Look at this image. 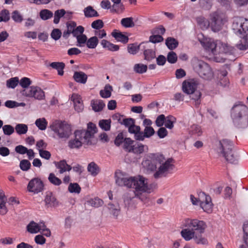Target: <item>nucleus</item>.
<instances>
[{
  "label": "nucleus",
  "mask_w": 248,
  "mask_h": 248,
  "mask_svg": "<svg viewBox=\"0 0 248 248\" xmlns=\"http://www.w3.org/2000/svg\"><path fill=\"white\" fill-rule=\"evenodd\" d=\"M143 167L154 171V177L157 179L166 177L172 174L175 168L174 160L171 158L165 159L160 153H150L145 156L142 162Z\"/></svg>",
  "instance_id": "obj_1"
},
{
  "label": "nucleus",
  "mask_w": 248,
  "mask_h": 248,
  "mask_svg": "<svg viewBox=\"0 0 248 248\" xmlns=\"http://www.w3.org/2000/svg\"><path fill=\"white\" fill-rule=\"evenodd\" d=\"M182 225L185 228L181 231V234L186 241L193 239L198 244H207V239L201 235L206 227L205 222L197 219L187 218L183 221Z\"/></svg>",
  "instance_id": "obj_2"
},
{
  "label": "nucleus",
  "mask_w": 248,
  "mask_h": 248,
  "mask_svg": "<svg viewBox=\"0 0 248 248\" xmlns=\"http://www.w3.org/2000/svg\"><path fill=\"white\" fill-rule=\"evenodd\" d=\"M116 184L121 186H124L134 189L133 193L147 192L150 193L153 191V185H149L148 179L142 175L128 176L120 170L115 174Z\"/></svg>",
  "instance_id": "obj_3"
},
{
  "label": "nucleus",
  "mask_w": 248,
  "mask_h": 248,
  "mask_svg": "<svg viewBox=\"0 0 248 248\" xmlns=\"http://www.w3.org/2000/svg\"><path fill=\"white\" fill-rule=\"evenodd\" d=\"M197 38L204 48L213 55L220 53L231 54L234 53V48L220 41H215L213 39L205 37L202 33H199Z\"/></svg>",
  "instance_id": "obj_4"
},
{
  "label": "nucleus",
  "mask_w": 248,
  "mask_h": 248,
  "mask_svg": "<svg viewBox=\"0 0 248 248\" xmlns=\"http://www.w3.org/2000/svg\"><path fill=\"white\" fill-rule=\"evenodd\" d=\"M211 23L204 17L199 16L196 21L200 27L203 29H207L210 25L212 31L215 32L220 31L223 25L227 22V19L223 14L215 12L210 14Z\"/></svg>",
  "instance_id": "obj_5"
},
{
  "label": "nucleus",
  "mask_w": 248,
  "mask_h": 248,
  "mask_svg": "<svg viewBox=\"0 0 248 248\" xmlns=\"http://www.w3.org/2000/svg\"><path fill=\"white\" fill-rule=\"evenodd\" d=\"M231 117L236 127L239 128L247 127L248 108L241 103L236 104L232 108Z\"/></svg>",
  "instance_id": "obj_6"
},
{
  "label": "nucleus",
  "mask_w": 248,
  "mask_h": 248,
  "mask_svg": "<svg viewBox=\"0 0 248 248\" xmlns=\"http://www.w3.org/2000/svg\"><path fill=\"white\" fill-rule=\"evenodd\" d=\"M191 64L194 71L202 79L211 80L214 78L213 69L207 62L197 58H193Z\"/></svg>",
  "instance_id": "obj_7"
},
{
  "label": "nucleus",
  "mask_w": 248,
  "mask_h": 248,
  "mask_svg": "<svg viewBox=\"0 0 248 248\" xmlns=\"http://www.w3.org/2000/svg\"><path fill=\"white\" fill-rule=\"evenodd\" d=\"M49 128L54 133V138L66 140L72 133L71 125L65 121L54 120L50 124Z\"/></svg>",
  "instance_id": "obj_8"
},
{
  "label": "nucleus",
  "mask_w": 248,
  "mask_h": 248,
  "mask_svg": "<svg viewBox=\"0 0 248 248\" xmlns=\"http://www.w3.org/2000/svg\"><path fill=\"white\" fill-rule=\"evenodd\" d=\"M233 148L232 142L229 140L224 139L218 141L217 151L229 162L235 163L237 158Z\"/></svg>",
  "instance_id": "obj_9"
},
{
  "label": "nucleus",
  "mask_w": 248,
  "mask_h": 248,
  "mask_svg": "<svg viewBox=\"0 0 248 248\" xmlns=\"http://www.w3.org/2000/svg\"><path fill=\"white\" fill-rule=\"evenodd\" d=\"M190 201L193 205H197L200 204L201 207L203 211L207 213H210L213 210V203L211 198L209 195H207L204 192H202L199 195L198 199L193 195L190 196Z\"/></svg>",
  "instance_id": "obj_10"
},
{
  "label": "nucleus",
  "mask_w": 248,
  "mask_h": 248,
  "mask_svg": "<svg viewBox=\"0 0 248 248\" xmlns=\"http://www.w3.org/2000/svg\"><path fill=\"white\" fill-rule=\"evenodd\" d=\"M233 32L238 36L248 35V19L242 17L234 18L232 24Z\"/></svg>",
  "instance_id": "obj_11"
},
{
  "label": "nucleus",
  "mask_w": 248,
  "mask_h": 248,
  "mask_svg": "<svg viewBox=\"0 0 248 248\" xmlns=\"http://www.w3.org/2000/svg\"><path fill=\"white\" fill-rule=\"evenodd\" d=\"M22 94L26 97L41 101L45 99V93L39 87L31 86L22 91Z\"/></svg>",
  "instance_id": "obj_12"
},
{
  "label": "nucleus",
  "mask_w": 248,
  "mask_h": 248,
  "mask_svg": "<svg viewBox=\"0 0 248 248\" xmlns=\"http://www.w3.org/2000/svg\"><path fill=\"white\" fill-rule=\"evenodd\" d=\"M75 139L71 140L68 142V146L70 148H78L83 143L88 144L89 141H86L83 137L82 134L79 130H76L75 133Z\"/></svg>",
  "instance_id": "obj_13"
},
{
  "label": "nucleus",
  "mask_w": 248,
  "mask_h": 248,
  "mask_svg": "<svg viewBox=\"0 0 248 248\" xmlns=\"http://www.w3.org/2000/svg\"><path fill=\"white\" fill-rule=\"evenodd\" d=\"M199 81L196 79H189L183 81L182 83L183 91L187 94H193L197 88Z\"/></svg>",
  "instance_id": "obj_14"
},
{
  "label": "nucleus",
  "mask_w": 248,
  "mask_h": 248,
  "mask_svg": "<svg viewBox=\"0 0 248 248\" xmlns=\"http://www.w3.org/2000/svg\"><path fill=\"white\" fill-rule=\"evenodd\" d=\"M44 187L42 181L38 178L31 179L29 183L27 188L29 191L37 194L41 192Z\"/></svg>",
  "instance_id": "obj_15"
},
{
  "label": "nucleus",
  "mask_w": 248,
  "mask_h": 248,
  "mask_svg": "<svg viewBox=\"0 0 248 248\" xmlns=\"http://www.w3.org/2000/svg\"><path fill=\"white\" fill-rule=\"evenodd\" d=\"M141 50L143 51L145 60L150 61L155 57V48H151L149 42L143 43Z\"/></svg>",
  "instance_id": "obj_16"
},
{
  "label": "nucleus",
  "mask_w": 248,
  "mask_h": 248,
  "mask_svg": "<svg viewBox=\"0 0 248 248\" xmlns=\"http://www.w3.org/2000/svg\"><path fill=\"white\" fill-rule=\"evenodd\" d=\"M133 192L129 191L125 193L123 196L124 205L128 209L134 208L135 207L134 199L136 197L133 195Z\"/></svg>",
  "instance_id": "obj_17"
},
{
  "label": "nucleus",
  "mask_w": 248,
  "mask_h": 248,
  "mask_svg": "<svg viewBox=\"0 0 248 248\" xmlns=\"http://www.w3.org/2000/svg\"><path fill=\"white\" fill-rule=\"evenodd\" d=\"M96 127L94 124L90 123L88 124L87 130H80L82 134L83 137L86 141H90V139L96 133Z\"/></svg>",
  "instance_id": "obj_18"
},
{
  "label": "nucleus",
  "mask_w": 248,
  "mask_h": 248,
  "mask_svg": "<svg viewBox=\"0 0 248 248\" xmlns=\"http://www.w3.org/2000/svg\"><path fill=\"white\" fill-rule=\"evenodd\" d=\"M44 202L46 208H54L58 206L59 202L51 192L47 193Z\"/></svg>",
  "instance_id": "obj_19"
},
{
  "label": "nucleus",
  "mask_w": 248,
  "mask_h": 248,
  "mask_svg": "<svg viewBox=\"0 0 248 248\" xmlns=\"http://www.w3.org/2000/svg\"><path fill=\"white\" fill-rule=\"evenodd\" d=\"M188 133L191 137L197 138L202 135L203 130L201 125L193 124L188 128Z\"/></svg>",
  "instance_id": "obj_20"
},
{
  "label": "nucleus",
  "mask_w": 248,
  "mask_h": 248,
  "mask_svg": "<svg viewBox=\"0 0 248 248\" xmlns=\"http://www.w3.org/2000/svg\"><path fill=\"white\" fill-rule=\"evenodd\" d=\"M148 150V146L143 145L140 143L135 142L131 151V153L137 155L142 154L144 152H147Z\"/></svg>",
  "instance_id": "obj_21"
},
{
  "label": "nucleus",
  "mask_w": 248,
  "mask_h": 248,
  "mask_svg": "<svg viewBox=\"0 0 248 248\" xmlns=\"http://www.w3.org/2000/svg\"><path fill=\"white\" fill-rule=\"evenodd\" d=\"M155 134V130L152 127H145L143 132L139 134L138 140H143L145 138H150Z\"/></svg>",
  "instance_id": "obj_22"
},
{
  "label": "nucleus",
  "mask_w": 248,
  "mask_h": 248,
  "mask_svg": "<svg viewBox=\"0 0 248 248\" xmlns=\"http://www.w3.org/2000/svg\"><path fill=\"white\" fill-rule=\"evenodd\" d=\"M56 167L59 170L60 173L62 174L66 171H70L72 167L68 165L65 160L55 163Z\"/></svg>",
  "instance_id": "obj_23"
},
{
  "label": "nucleus",
  "mask_w": 248,
  "mask_h": 248,
  "mask_svg": "<svg viewBox=\"0 0 248 248\" xmlns=\"http://www.w3.org/2000/svg\"><path fill=\"white\" fill-rule=\"evenodd\" d=\"M74 80L79 83L85 84L87 80V76L83 72H75L73 75Z\"/></svg>",
  "instance_id": "obj_24"
},
{
  "label": "nucleus",
  "mask_w": 248,
  "mask_h": 248,
  "mask_svg": "<svg viewBox=\"0 0 248 248\" xmlns=\"http://www.w3.org/2000/svg\"><path fill=\"white\" fill-rule=\"evenodd\" d=\"M7 198L3 192H0V214L4 215L8 211L6 207Z\"/></svg>",
  "instance_id": "obj_25"
},
{
  "label": "nucleus",
  "mask_w": 248,
  "mask_h": 248,
  "mask_svg": "<svg viewBox=\"0 0 248 248\" xmlns=\"http://www.w3.org/2000/svg\"><path fill=\"white\" fill-rule=\"evenodd\" d=\"M242 37L239 43L236 45V47L241 50H245L248 49V35L240 36Z\"/></svg>",
  "instance_id": "obj_26"
},
{
  "label": "nucleus",
  "mask_w": 248,
  "mask_h": 248,
  "mask_svg": "<svg viewBox=\"0 0 248 248\" xmlns=\"http://www.w3.org/2000/svg\"><path fill=\"white\" fill-rule=\"evenodd\" d=\"M87 170L93 176H96L100 170L99 166L94 162H92L88 164Z\"/></svg>",
  "instance_id": "obj_27"
},
{
  "label": "nucleus",
  "mask_w": 248,
  "mask_h": 248,
  "mask_svg": "<svg viewBox=\"0 0 248 248\" xmlns=\"http://www.w3.org/2000/svg\"><path fill=\"white\" fill-rule=\"evenodd\" d=\"M84 16L86 17L90 18L93 17H98L99 14L91 6H88L83 10Z\"/></svg>",
  "instance_id": "obj_28"
},
{
  "label": "nucleus",
  "mask_w": 248,
  "mask_h": 248,
  "mask_svg": "<svg viewBox=\"0 0 248 248\" xmlns=\"http://www.w3.org/2000/svg\"><path fill=\"white\" fill-rule=\"evenodd\" d=\"M49 66L53 69H56L58 71L59 75L62 76L63 75V69L65 64L62 62H53L49 64Z\"/></svg>",
  "instance_id": "obj_29"
},
{
  "label": "nucleus",
  "mask_w": 248,
  "mask_h": 248,
  "mask_svg": "<svg viewBox=\"0 0 248 248\" xmlns=\"http://www.w3.org/2000/svg\"><path fill=\"white\" fill-rule=\"evenodd\" d=\"M91 106L94 111L99 112L103 109L105 106V104L101 100H95L92 101Z\"/></svg>",
  "instance_id": "obj_30"
},
{
  "label": "nucleus",
  "mask_w": 248,
  "mask_h": 248,
  "mask_svg": "<svg viewBox=\"0 0 248 248\" xmlns=\"http://www.w3.org/2000/svg\"><path fill=\"white\" fill-rule=\"evenodd\" d=\"M111 35L118 41L123 43H126L128 41V37L121 32H117L116 31H114L112 32Z\"/></svg>",
  "instance_id": "obj_31"
},
{
  "label": "nucleus",
  "mask_w": 248,
  "mask_h": 248,
  "mask_svg": "<svg viewBox=\"0 0 248 248\" xmlns=\"http://www.w3.org/2000/svg\"><path fill=\"white\" fill-rule=\"evenodd\" d=\"M135 142L129 138L124 139L123 147L124 150L128 152H131Z\"/></svg>",
  "instance_id": "obj_32"
},
{
  "label": "nucleus",
  "mask_w": 248,
  "mask_h": 248,
  "mask_svg": "<svg viewBox=\"0 0 248 248\" xmlns=\"http://www.w3.org/2000/svg\"><path fill=\"white\" fill-rule=\"evenodd\" d=\"M121 24L124 28H132L135 26L133 18L132 17L122 18L121 20Z\"/></svg>",
  "instance_id": "obj_33"
},
{
  "label": "nucleus",
  "mask_w": 248,
  "mask_h": 248,
  "mask_svg": "<svg viewBox=\"0 0 248 248\" xmlns=\"http://www.w3.org/2000/svg\"><path fill=\"white\" fill-rule=\"evenodd\" d=\"M143 43H141L140 45H137L135 44H130L127 47V50L128 53L131 54H136L140 49H142V46H143Z\"/></svg>",
  "instance_id": "obj_34"
},
{
  "label": "nucleus",
  "mask_w": 248,
  "mask_h": 248,
  "mask_svg": "<svg viewBox=\"0 0 248 248\" xmlns=\"http://www.w3.org/2000/svg\"><path fill=\"white\" fill-rule=\"evenodd\" d=\"M166 45L170 50L176 48L178 45V42L174 38L168 37L166 40Z\"/></svg>",
  "instance_id": "obj_35"
},
{
  "label": "nucleus",
  "mask_w": 248,
  "mask_h": 248,
  "mask_svg": "<svg viewBox=\"0 0 248 248\" xmlns=\"http://www.w3.org/2000/svg\"><path fill=\"white\" fill-rule=\"evenodd\" d=\"M36 126L41 130H45L47 125V122L45 118L36 119L35 122Z\"/></svg>",
  "instance_id": "obj_36"
},
{
  "label": "nucleus",
  "mask_w": 248,
  "mask_h": 248,
  "mask_svg": "<svg viewBox=\"0 0 248 248\" xmlns=\"http://www.w3.org/2000/svg\"><path fill=\"white\" fill-rule=\"evenodd\" d=\"M175 122L176 118L172 115H169L165 118L164 124L166 128L171 129L173 127Z\"/></svg>",
  "instance_id": "obj_37"
},
{
  "label": "nucleus",
  "mask_w": 248,
  "mask_h": 248,
  "mask_svg": "<svg viewBox=\"0 0 248 248\" xmlns=\"http://www.w3.org/2000/svg\"><path fill=\"white\" fill-rule=\"evenodd\" d=\"M15 130L18 135L26 134L28 130L27 125L24 124H17L15 128Z\"/></svg>",
  "instance_id": "obj_38"
},
{
  "label": "nucleus",
  "mask_w": 248,
  "mask_h": 248,
  "mask_svg": "<svg viewBox=\"0 0 248 248\" xmlns=\"http://www.w3.org/2000/svg\"><path fill=\"white\" fill-rule=\"evenodd\" d=\"M147 192H141L134 193L136 197L139 199L141 201L144 203H147L149 201V198Z\"/></svg>",
  "instance_id": "obj_39"
},
{
  "label": "nucleus",
  "mask_w": 248,
  "mask_h": 248,
  "mask_svg": "<svg viewBox=\"0 0 248 248\" xmlns=\"http://www.w3.org/2000/svg\"><path fill=\"white\" fill-rule=\"evenodd\" d=\"M53 13L48 9H43L40 11L39 16L43 20H46L53 16Z\"/></svg>",
  "instance_id": "obj_40"
},
{
  "label": "nucleus",
  "mask_w": 248,
  "mask_h": 248,
  "mask_svg": "<svg viewBox=\"0 0 248 248\" xmlns=\"http://www.w3.org/2000/svg\"><path fill=\"white\" fill-rule=\"evenodd\" d=\"M112 90V87L110 85H106L104 90H102L100 91V95L103 98H107L109 97L111 95V92Z\"/></svg>",
  "instance_id": "obj_41"
},
{
  "label": "nucleus",
  "mask_w": 248,
  "mask_h": 248,
  "mask_svg": "<svg viewBox=\"0 0 248 248\" xmlns=\"http://www.w3.org/2000/svg\"><path fill=\"white\" fill-rule=\"evenodd\" d=\"M111 120L110 119L108 120H101L99 122V126L100 127L105 131H108L110 128Z\"/></svg>",
  "instance_id": "obj_42"
},
{
  "label": "nucleus",
  "mask_w": 248,
  "mask_h": 248,
  "mask_svg": "<svg viewBox=\"0 0 248 248\" xmlns=\"http://www.w3.org/2000/svg\"><path fill=\"white\" fill-rule=\"evenodd\" d=\"M98 43V40L96 36H93L87 40L86 46L89 48H95Z\"/></svg>",
  "instance_id": "obj_43"
},
{
  "label": "nucleus",
  "mask_w": 248,
  "mask_h": 248,
  "mask_svg": "<svg viewBox=\"0 0 248 248\" xmlns=\"http://www.w3.org/2000/svg\"><path fill=\"white\" fill-rule=\"evenodd\" d=\"M134 71L139 74L145 73L147 70V66L142 63H137L134 65Z\"/></svg>",
  "instance_id": "obj_44"
},
{
  "label": "nucleus",
  "mask_w": 248,
  "mask_h": 248,
  "mask_svg": "<svg viewBox=\"0 0 248 248\" xmlns=\"http://www.w3.org/2000/svg\"><path fill=\"white\" fill-rule=\"evenodd\" d=\"M108 209L110 213L115 217H118L120 213V208L118 205H115L112 203H109L108 204Z\"/></svg>",
  "instance_id": "obj_45"
},
{
  "label": "nucleus",
  "mask_w": 248,
  "mask_h": 248,
  "mask_svg": "<svg viewBox=\"0 0 248 248\" xmlns=\"http://www.w3.org/2000/svg\"><path fill=\"white\" fill-rule=\"evenodd\" d=\"M19 83L17 77L12 78L6 81V86L8 88L14 89Z\"/></svg>",
  "instance_id": "obj_46"
},
{
  "label": "nucleus",
  "mask_w": 248,
  "mask_h": 248,
  "mask_svg": "<svg viewBox=\"0 0 248 248\" xmlns=\"http://www.w3.org/2000/svg\"><path fill=\"white\" fill-rule=\"evenodd\" d=\"M28 232L31 233H36L39 232L38 223L34 221L31 222L27 226Z\"/></svg>",
  "instance_id": "obj_47"
},
{
  "label": "nucleus",
  "mask_w": 248,
  "mask_h": 248,
  "mask_svg": "<svg viewBox=\"0 0 248 248\" xmlns=\"http://www.w3.org/2000/svg\"><path fill=\"white\" fill-rule=\"evenodd\" d=\"M65 14V11L64 9H60L56 10L54 13L53 22L55 24H58L60 18L62 17Z\"/></svg>",
  "instance_id": "obj_48"
},
{
  "label": "nucleus",
  "mask_w": 248,
  "mask_h": 248,
  "mask_svg": "<svg viewBox=\"0 0 248 248\" xmlns=\"http://www.w3.org/2000/svg\"><path fill=\"white\" fill-rule=\"evenodd\" d=\"M129 133L135 134V138L136 140H138V136L139 134L141 133L140 126L136 125L133 124L131 126L128 128Z\"/></svg>",
  "instance_id": "obj_49"
},
{
  "label": "nucleus",
  "mask_w": 248,
  "mask_h": 248,
  "mask_svg": "<svg viewBox=\"0 0 248 248\" xmlns=\"http://www.w3.org/2000/svg\"><path fill=\"white\" fill-rule=\"evenodd\" d=\"M220 84L224 87L227 86L229 83V80L228 78H226V76L227 75V72L226 71H222L220 72Z\"/></svg>",
  "instance_id": "obj_50"
},
{
  "label": "nucleus",
  "mask_w": 248,
  "mask_h": 248,
  "mask_svg": "<svg viewBox=\"0 0 248 248\" xmlns=\"http://www.w3.org/2000/svg\"><path fill=\"white\" fill-rule=\"evenodd\" d=\"M10 17V13L8 10L3 9L0 12V22H7Z\"/></svg>",
  "instance_id": "obj_51"
},
{
  "label": "nucleus",
  "mask_w": 248,
  "mask_h": 248,
  "mask_svg": "<svg viewBox=\"0 0 248 248\" xmlns=\"http://www.w3.org/2000/svg\"><path fill=\"white\" fill-rule=\"evenodd\" d=\"M12 19L16 23H21L23 18L20 12L17 10L14 11L12 14Z\"/></svg>",
  "instance_id": "obj_52"
},
{
  "label": "nucleus",
  "mask_w": 248,
  "mask_h": 248,
  "mask_svg": "<svg viewBox=\"0 0 248 248\" xmlns=\"http://www.w3.org/2000/svg\"><path fill=\"white\" fill-rule=\"evenodd\" d=\"M68 190L70 193H79L80 187L77 183H70L68 186Z\"/></svg>",
  "instance_id": "obj_53"
},
{
  "label": "nucleus",
  "mask_w": 248,
  "mask_h": 248,
  "mask_svg": "<svg viewBox=\"0 0 248 248\" xmlns=\"http://www.w3.org/2000/svg\"><path fill=\"white\" fill-rule=\"evenodd\" d=\"M2 130L4 135L10 136L14 133L15 128L10 124H5L2 127Z\"/></svg>",
  "instance_id": "obj_54"
},
{
  "label": "nucleus",
  "mask_w": 248,
  "mask_h": 248,
  "mask_svg": "<svg viewBox=\"0 0 248 248\" xmlns=\"http://www.w3.org/2000/svg\"><path fill=\"white\" fill-rule=\"evenodd\" d=\"M48 179L51 183L56 186H59L62 183L61 180L53 173L49 174Z\"/></svg>",
  "instance_id": "obj_55"
},
{
  "label": "nucleus",
  "mask_w": 248,
  "mask_h": 248,
  "mask_svg": "<svg viewBox=\"0 0 248 248\" xmlns=\"http://www.w3.org/2000/svg\"><path fill=\"white\" fill-rule=\"evenodd\" d=\"M19 166L21 170L23 171H27L30 169L31 164L29 160L27 159H23L20 161Z\"/></svg>",
  "instance_id": "obj_56"
},
{
  "label": "nucleus",
  "mask_w": 248,
  "mask_h": 248,
  "mask_svg": "<svg viewBox=\"0 0 248 248\" xmlns=\"http://www.w3.org/2000/svg\"><path fill=\"white\" fill-rule=\"evenodd\" d=\"M77 46L79 47L83 46L84 44H86L87 41V37L86 35L83 34L77 38Z\"/></svg>",
  "instance_id": "obj_57"
},
{
  "label": "nucleus",
  "mask_w": 248,
  "mask_h": 248,
  "mask_svg": "<svg viewBox=\"0 0 248 248\" xmlns=\"http://www.w3.org/2000/svg\"><path fill=\"white\" fill-rule=\"evenodd\" d=\"M19 83L23 88L27 89L29 88V86L31 84V81L30 78L24 77L20 79Z\"/></svg>",
  "instance_id": "obj_58"
},
{
  "label": "nucleus",
  "mask_w": 248,
  "mask_h": 248,
  "mask_svg": "<svg viewBox=\"0 0 248 248\" xmlns=\"http://www.w3.org/2000/svg\"><path fill=\"white\" fill-rule=\"evenodd\" d=\"M167 61L170 63H175L177 61V56L173 51H170L167 55Z\"/></svg>",
  "instance_id": "obj_59"
},
{
  "label": "nucleus",
  "mask_w": 248,
  "mask_h": 248,
  "mask_svg": "<svg viewBox=\"0 0 248 248\" xmlns=\"http://www.w3.org/2000/svg\"><path fill=\"white\" fill-rule=\"evenodd\" d=\"M84 31V28L82 26H78L75 29L72 35L74 37L77 38V37L83 34Z\"/></svg>",
  "instance_id": "obj_60"
},
{
  "label": "nucleus",
  "mask_w": 248,
  "mask_h": 248,
  "mask_svg": "<svg viewBox=\"0 0 248 248\" xmlns=\"http://www.w3.org/2000/svg\"><path fill=\"white\" fill-rule=\"evenodd\" d=\"M201 6L205 10H210L212 6V3L210 0H202L200 2Z\"/></svg>",
  "instance_id": "obj_61"
},
{
  "label": "nucleus",
  "mask_w": 248,
  "mask_h": 248,
  "mask_svg": "<svg viewBox=\"0 0 248 248\" xmlns=\"http://www.w3.org/2000/svg\"><path fill=\"white\" fill-rule=\"evenodd\" d=\"M104 26V23L101 19H97L92 22L91 27L92 28L99 30L102 28Z\"/></svg>",
  "instance_id": "obj_62"
},
{
  "label": "nucleus",
  "mask_w": 248,
  "mask_h": 248,
  "mask_svg": "<svg viewBox=\"0 0 248 248\" xmlns=\"http://www.w3.org/2000/svg\"><path fill=\"white\" fill-rule=\"evenodd\" d=\"M62 36V32L58 29H54L51 33V37L55 41L59 40Z\"/></svg>",
  "instance_id": "obj_63"
},
{
  "label": "nucleus",
  "mask_w": 248,
  "mask_h": 248,
  "mask_svg": "<svg viewBox=\"0 0 248 248\" xmlns=\"http://www.w3.org/2000/svg\"><path fill=\"white\" fill-rule=\"evenodd\" d=\"M243 232V241L245 244L248 246V223L244 225Z\"/></svg>",
  "instance_id": "obj_64"
}]
</instances>
